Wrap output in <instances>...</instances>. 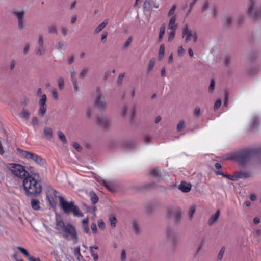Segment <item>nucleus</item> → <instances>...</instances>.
<instances>
[{"label":"nucleus","mask_w":261,"mask_h":261,"mask_svg":"<svg viewBox=\"0 0 261 261\" xmlns=\"http://www.w3.org/2000/svg\"><path fill=\"white\" fill-rule=\"evenodd\" d=\"M109 221L110 222L112 228H115L116 223V219L114 216H110L109 217Z\"/></svg>","instance_id":"nucleus-37"},{"label":"nucleus","mask_w":261,"mask_h":261,"mask_svg":"<svg viewBox=\"0 0 261 261\" xmlns=\"http://www.w3.org/2000/svg\"><path fill=\"white\" fill-rule=\"evenodd\" d=\"M36 95L38 97H40V98H42L43 96H44V95H46L45 94H42V91L41 89V88H39L37 90V93H36Z\"/></svg>","instance_id":"nucleus-58"},{"label":"nucleus","mask_w":261,"mask_h":261,"mask_svg":"<svg viewBox=\"0 0 261 261\" xmlns=\"http://www.w3.org/2000/svg\"><path fill=\"white\" fill-rule=\"evenodd\" d=\"M132 40H133L132 36H129L127 38V39L126 40V41H125L124 44H123V48L124 49L127 48L129 46V45L130 44V43H131V42L132 41Z\"/></svg>","instance_id":"nucleus-39"},{"label":"nucleus","mask_w":261,"mask_h":261,"mask_svg":"<svg viewBox=\"0 0 261 261\" xmlns=\"http://www.w3.org/2000/svg\"><path fill=\"white\" fill-rule=\"evenodd\" d=\"M83 231L86 234H90V231L89 227V218L86 217L81 221Z\"/></svg>","instance_id":"nucleus-17"},{"label":"nucleus","mask_w":261,"mask_h":261,"mask_svg":"<svg viewBox=\"0 0 261 261\" xmlns=\"http://www.w3.org/2000/svg\"><path fill=\"white\" fill-rule=\"evenodd\" d=\"M224 252H225L224 248H221V249L220 250V251L218 254V260H220L222 259L224 254Z\"/></svg>","instance_id":"nucleus-49"},{"label":"nucleus","mask_w":261,"mask_h":261,"mask_svg":"<svg viewBox=\"0 0 261 261\" xmlns=\"http://www.w3.org/2000/svg\"><path fill=\"white\" fill-rule=\"evenodd\" d=\"M17 151L23 157L27 159L31 160L34 162L36 164L40 166H43L45 164V160L43 158L35 153L28 151L23 150L21 149L17 148Z\"/></svg>","instance_id":"nucleus-4"},{"label":"nucleus","mask_w":261,"mask_h":261,"mask_svg":"<svg viewBox=\"0 0 261 261\" xmlns=\"http://www.w3.org/2000/svg\"><path fill=\"white\" fill-rule=\"evenodd\" d=\"M254 154V151L253 150H245L236 153L233 156H229L227 159H233L239 163H244L250 160Z\"/></svg>","instance_id":"nucleus-3"},{"label":"nucleus","mask_w":261,"mask_h":261,"mask_svg":"<svg viewBox=\"0 0 261 261\" xmlns=\"http://www.w3.org/2000/svg\"><path fill=\"white\" fill-rule=\"evenodd\" d=\"M150 174L154 177H157L159 175V169H154L151 171Z\"/></svg>","instance_id":"nucleus-57"},{"label":"nucleus","mask_w":261,"mask_h":261,"mask_svg":"<svg viewBox=\"0 0 261 261\" xmlns=\"http://www.w3.org/2000/svg\"><path fill=\"white\" fill-rule=\"evenodd\" d=\"M7 168L12 174L18 178L23 177L27 173L25 167L20 164L10 163L7 165Z\"/></svg>","instance_id":"nucleus-5"},{"label":"nucleus","mask_w":261,"mask_h":261,"mask_svg":"<svg viewBox=\"0 0 261 261\" xmlns=\"http://www.w3.org/2000/svg\"><path fill=\"white\" fill-rule=\"evenodd\" d=\"M165 24H163L160 28L159 29V34L158 37V41L159 42L162 41L163 36L165 34Z\"/></svg>","instance_id":"nucleus-25"},{"label":"nucleus","mask_w":261,"mask_h":261,"mask_svg":"<svg viewBox=\"0 0 261 261\" xmlns=\"http://www.w3.org/2000/svg\"><path fill=\"white\" fill-rule=\"evenodd\" d=\"M208 10L213 11L214 14H215V9L214 8L210 7L208 3L207 2H205L201 7V11L202 12H204Z\"/></svg>","instance_id":"nucleus-28"},{"label":"nucleus","mask_w":261,"mask_h":261,"mask_svg":"<svg viewBox=\"0 0 261 261\" xmlns=\"http://www.w3.org/2000/svg\"><path fill=\"white\" fill-rule=\"evenodd\" d=\"M58 197L60 200V205L63 211L68 214L71 213L74 205V202H68L66 201L63 197L60 196H59Z\"/></svg>","instance_id":"nucleus-9"},{"label":"nucleus","mask_w":261,"mask_h":261,"mask_svg":"<svg viewBox=\"0 0 261 261\" xmlns=\"http://www.w3.org/2000/svg\"><path fill=\"white\" fill-rule=\"evenodd\" d=\"M46 52V49L44 46H38L36 50V54L38 56L44 55Z\"/></svg>","instance_id":"nucleus-33"},{"label":"nucleus","mask_w":261,"mask_h":261,"mask_svg":"<svg viewBox=\"0 0 261 261\" xmlns=\"http://www.w3.org/2000/svg\"><path fill=\"white\" fill-rule=\"evenodd\" d=\"M98 181L101 185H102L103 186H105L106 188L108 189H112V185L111 182L110 181H108V180L100 178Z\"/></svg>","instance_id":"nucleus-23"},{"label":"nucleus","mask_w":261,"mask_h":261,"mask_svg":"<svg viewBox=\"0 0 261 261\" xmlns=\"http://www.w3.org/2000/svg\"><path fill=\"white\" fill-rule=\"evenodd\" d=\"M108 36V33L106 32H103L101 35V41L103 43H105L106 41V39Z\"/></svg>","instance_id":"nucleus-53"},{"label":"nucleus","mask_w":261,"mask_h":261,"mask_svg":"<svg viewBox=\"0 0 261 261\" xmlns=\"http://www.w3.org/2000/svg\"><path fill=\"white\" fill-rule=\"evenodd\" d=\"M30 115V113L27 110H23L21 112V116L23 118L28 120Z\"/></svg>","instance_id":"nucleus-40"},{"label":"nucleus","mask_w":261,"mask_h":261,"mask_svg":"<svg viewBox=\"0 0 261 261\" xmlns=\"http://www.w3.org/2000/svg\"><path fill=\"white\" fill-rule=\"evenodd\" d=\"M56 229L59 233L68 240H72L74 243L77 242L78 237L75 227L70 224L65 225L63 221L57 220Z\"/></svg>","instance_id":"nucleus-1"},{"label":"nucleus","mask_w":261,"mask_h":261,"mask_svg":"<svg viewBox=\"0 0 261 261\" xmlns=\"http://www.w3.org/2000/svg\"><path fill=\"white\" fill-rule=\"evenodd\" d=\"M13 14L17 19L19 29H22L25 24L24 20L25 12L21 10H16L13 11Z\"/></svg>","instance_id":"nucleus-10"},{"label":"nucleus","mask_w":261,"mask_h":261,"mask_svg":"<svg viewBox=\"0 0 261 261\" xmlns=\"http://www.w3.org/2000/svg\"><path fill=\"white\" fill-rule=\"evenodd\" d=\"M154 60L153 59L150 60L149 63H148V70L149 71H151L152 69V68L154 66Z\"/></svg>","instance_id":"nucleus-47"},{"label":"nucleus","mask_w":261,"mask_h":261,"mask_svg":"<svg viewBox=\"0 0 261 261\" xmlns=\"http://www.w3.org/2000/svg\"><path fill=\"white\" fill-rule=\"evenodd\" d=\"M57 192L56 190L51 189L47 191L46 193L47 198L49 202L50 205L54 207L56 205L57 195Z\"/></svg>","instance_id":"nucleus-11"},{"label":"nucleus","mask_w":261,"mask_h":261,"mask_svg":"<svg viewBox=\"0 0 261 261\" xmlns=\"http://www.w3.org/2000/svg\"><path fill=\"white\" fill-rule=\"evenodd\" d=\"M58 86L60 90H62L64 88V83L62 77H60L58 80Z\"/></svg>","instance_id":"nucleus-41"},{"label":"nucleus","mask_w":261,"mask_h":261,"mask_svg":"<svg viewBox=\"0 0 261 261\" xmlns=\"http://www.w3.org/2000/svg\"><path fill=\"white\" fill-rule=\"evenodd\" d=\"M51 93H52V95H53V98L55 100H58V94L57 90L55 89H53L51 90Z\"/></svg>","instance_id":"nucleus-50"},{"label":"nucleus","mask_w":261,"mask_h":261,"mask_svg":"<svg viewBox=\"0 0 261 261\" xmlns=\"http://www.w3.org/2000/svg\"><path fill=\"white\" fill-rule=\"evenodd\" d=\"M89 196H90L91 201L93 204H95L96 203H97L98 202L99 198H98V197L97 196V195L95 193H94L93 192H90Z\"/></svg>","instance_id":"nucleus-29"},{"label":"nucleus","mask_w":261,"mask_h":261,"mask_svg":"<svg viewBox=\"0 0 261 261\" xmlns=\"http://www.w3.org/2000/svg\"><path fill=\"white\" fill-rule=\"evenodd\" d=\"M85 113L87 118H90L93 113V110L90 107H88L86 109Z\"/></svg>","instance_id":"nucleus-35"},{"label":"nucleus","mask_w":261,"mask_h":261,"mask_svg":"<svg viewBox=\"0 0 261 261\" xmlns=\"http://www.w3.org/2000/svg\"><path fill=\"white\" fill-rule=\"evenodd\" d=\"M95 122L101 127H106L110 124V120L106 117H97L95 119Z\"/></svg>","instance_id":"nucleus-12"},{"label":"nucleus","mask_w":261,"mask_h":261,"mask_svg":"<svg viewBox=\"0 0 261 261\" xmlns=\"http://www.w3.org/2000/svg\"><path fill=\"white\" fill-rule=\"evenodd\" d=\"M98 225L99 228L101 229H104L105 228V224L102 220H99L98 221Z\"/></svg>","instance_id":"nucleus-52"},{"label":"nucleus","mask_w":261,"mask_h":261,"mask_svg":"<svg viewBox=\"0 0 261 261\" xmlns=\"http://www.w3.org/2000/svg\"><path fill=\"white\" fill-rule=\"evenodd\" d=\"M88 68H84L80 72L79 77L80 78H84L88 72Z\"/></svg>","instance_id":"nucleus-44"},{"label":"nucleus","mask_w":261,"mask_h":261,"mask_svg":"<svg viewBox=\"0 0 261 261\" xmlns=\"http://www.w3.org/2000/svg\"><path fill=\"white\" fill-rule=\"evenodd\" d=\"M175 33L176 31H170L167 33V36H168V41L169 42H171L174 38L175 36Z\"/></svg>","instance_id":"nucleus-34"},{"label":"nucleus","mask_w":261,"mask_h":261,"mask_svg":"<svg viewBox=\"0 0 261 261\" xmlns=\"http://www.w3.org/2000/svg\"><path fill=\"white\" fill-rule=\"evenodd\" d=\"M254 15H261V4L259 6H257Z\"/></svg>","instance_id":"nucleus-61"},{"label":"nucleus","mask_w":261,"mask_h":261,"mask_svg":"<svg viewBox=\"0 0 261 261\" xmlns=\"http://www.w3.org/2000/svg\"><path fill=\"white\" fill-rule=\"evenodd\" d=\"M185 53V50L182 46H180L177 48V54L179 57H182Z\"/></svg>","instance_id":"nucleus-42"},{"label":"nucleus","mask_w":261,"mask_h":261,"mask_svg":"<svg viewBox=\"0 0 261 261\" xmlns=\"http://www.w3.org/2000/svg\"><path fill=\"white\" fill-rule=\"evenodd\" d=\"M56 48L57 49H64L65 48V43L64 41H60L58 43V44L56 45Z\"/></svg>","instance_id":"nucleus-43"},{"label":"nucleus","mask_w":261,"mask_h":261,"mask_svg":"<svg viewBox=\"0 0 261 261\" xmlns=\"http://www.w3.org/2000/svg\"><path fill=\"white\" fill-rule=\"evenodd\" d=\"M135 107L133 105H125L120 110V116L124 118L132 119L134 115Z\"/></svg>","instance_id":"nucleus-7"},{"label":"nucleus","mask_w":261,"mask_h":261,"mask_svg":"<svg viewBox=\"0 0 261 261\" xmlns=\"http://www.w3.org/2000/svg\"><path fill=\"white\" fill-rule=\"evenodd\" d=\"M185 125V122L183 120H181L179 122V123L177 125V130L179 132L181 130Z\"/></svg>","instance_id":"nucleus-46"},{"label":"nucleus","mask_w":261,"mask_h":261,"mask_svg":"<svg viewBox=\"0 0 261 261\" xmlns=\"http://www.w3.org/2000/svg\"><path fill=\"white\" fill-rule=\"evenodd\" d=\"M165 53V45L164 44L160 45L158 53V58L160 60H162Z\"/></svg>","instance_id":"nucleus-26"},{"label":"nucleus","mask_w":261,"mask_h":261,"mask_svg":"<svg viewBox=\"0 0 261 261\" xmlns=\"http://www.w3.org/2000/svg\"><path fill=\"white\" fill-rule=\"evenodd\" d=\"M46 99V96L44 95L42 96V98H40L39 101V104L40 105L39 113L42 116H43L45 114L46 111V107L45 106Z\"/></svg>","instance_id":"nucleus-13"},{"label":"nucleus","mask_w":261,"mask_h":261,"mask_svg":"<svg viewBox=\"0 0 261 261\" xmlns=\"http://www.w3.org/2000/svg\"><path fill=\"white\" fill-rule=\"evenodd\" d=\"M18 249L20 251L28 258H29V257L31 256V255L29 254L27 250L20 246L17 247Z\"/></svg>","instance_id":"nucleus-38"},{"label":"nucleus","mask_w":261,"mask_h":261,"mask_svg":"<svg viewBox=\"0 0 261 261\" xmlns=\"http://www.w3.org/2000/svg\"><path fill=\"white\" fill-rule=\"evenodd\" d=\"M94 105L95 107L100 111H105L107 106V102L106 101L104 96L100 94H97L93 101Z\"/></svg>","instance_id":"nucleus-8"},{"label":"nucleus","mask_w":261,"mask_h":261,"mask_svg":"<svg viewBox=\"0 0 261 261\" xmlns=\"http://www.w3.org/2000/svg\"><path fill=\"white\" fill-rule=\"evenodd\" d=\"M126 254L124 250H122L121 252V259L122 260H124L126 259Z\"/></svg>","instance_id":"nucleus-62"},{"label":"nucleus","mask_w":261,"mask_h":261,"mask_svg":"<svg viewBox=\"0 0 261 261\" xmlns=\"http://www.w3.org/2000/svg\"><path fill=\"white\" fill-rule=\"evenodd\" d=\"M97 249L98 247L97 246H92L90 247L91 254L94 258V261H97L99 258L98 254L97 251Z\"/></svg>","instance_id":"nucleus-21"},{"label":"nucleus","mask_w":261,"mask_h":261,"mask_svg":"<svg viewBox=\"0 0 261 261\" xmlns=\"http://www.w3.org/2000/svg\"><path fill=\"white\" fill-rule=\"evenodd\" d=\"M182 37L185 38V42L188 43L193 40L194 43L198 40V34L195 31H192L188 24L185 25L182 29Z\"/></svg>","instance_id":"nucleus-6"},{"label":"nucleus","mask_w":261,"mask_h":261,"mask_svg":"<svg viewBox=\"0 0 261 261\" xmlns=\"http://www.w3.org/2000/svg\"><path fill=\"white\" fill-rule=\"evenodd\" d=\"M168 28L170 31H176L177 25L176 24V16H173V17L170 18L168 24Z\"/></svg>","instance_id":"nucleus-16"},{"label":"nucleus","mask_w":261,"mask_h":261,"mask_svg":"<svg viewBox=\"0 0 261 261\" xmlns=\"http://www.w3.org/2000/svg\"><path fill=\"white\" fill-rule=\"evenodd\" d=\"M37 44L38 46H44L43 39L41 36H39Z\"/></svg>","instance_id":"nucleus-56"},{"label":"nucleus","mask_w":261,"mask_h":261,"mask_svg":"<svg viewBox=\"0 0 261 261\" xmlns=\"http://www.w3.org/2000/svg\"><path fill=\"white\" fill-rule=\"evenodd\" d=\"M196 212V206L193 205L191 206L189 210L188 216L190 219H192L194 217V214Z\"/></svg>","instance_id":"nucleus-32"},{"label":"nucleus","mask_w":261,"mask_h":261,"mask_svg":"<svg viewBox=\"0 0 261 261\" xmlns=\"http://www.w3.org/2000/svg\"><path fill=\"white\" fill-rule=\"evenodd\" d=\"M220 210L218 209L214 214L211 216L207 221L208 225L212 226L217 221L219 217H220Z\"/></svg>","instance_id":"nucleus-14"},{"label":"nucleus","mask_w":261,"mask_h":261,"mask_svg":"<svg viewBox=\"0 0 261 261\" xmlns=\"http://www.w3.org/2000/svg\"><path fill=\"white\" fill-rule=\"evenodd\" d=\"M108 23V20H105L100 24H99L94 30V33L97 34L99 33L103 29L105 28V27L107 25Z\"/></svg>","instance_id":"nucleus-24"},{"label":"nucleus","mask_w":261,"mask_h":261,"mask_svg":"<svg viewBox=\"0 0 261 261\" xmlns=\"http://www.w3.org/2000/svg\"><path fill=\"white\" fill-rule=\"evenodd\" d=\"M258 118H254L252 120L251 124L252 127H254L255 126L256 123H258Z\"/></svg>","instance_id":"nucleus-64"},{"label":"nucleus","mask_w":261,"mask_h":261,"mask_svg":"<svg viewBox=\"0 0 261 261\" xmlns=\"http://www.w3.org/2000/svg\"><path fill=\"white\" fill-rule=\"evenodd\" d=\"M215 89V82L213 80L211 81L210 85L208 87V91L210 93L213 92Z\"/></svg>","instance_id":"nucleus-45"},{"label":"nucleus","mask_w":261,"mask_h":261,"mask_svg":"<svg viewBox=\"0 0 261 261\" xmlns=\"http://www.w3.org/2000/svg\"><path fill=\"white\" fill-rule=\"evenodd\" d=\"M91 228L93 233H96L97 232V228L96 223H93L91 225Z\"/></svg>","instance_id":"nucleus-59"},{"label":"nucleus","mask_w":261,"mask_h":261,"mask_svg":"<svg viewBox=\"0 0 261 261\" xmlns=\"http://www.w3.org/2000/svg\"><path fill=\"white\" fill-rule=\"evenodd\" d=\"M47 32L50 34H57V29L56 26L54 24H50L47 26Z\"/></svg>","instance_id":"nucleus-27"},{"label":"nucleus","mask_w":261,"mask_h":261,"mask_svg":"<svg viewBox=\"0 0 261 261\" xmlns=\"http://www.w3.org/2000/svg\"><path fill=\"white\" fill-rule=\"evenodd\" d=\"M23 186L27 194L36 195L42 190L41 185L36 175H29L24 178Z\"/></svg>","instance_id":"nucleus-2"},{"label":"nucleus","mask_w":261,"mask_h":261,"mask_svg":"<svg viewBox=\"0 0 261 261\" xmlns=\"http://www.w3.org/2000/svg\"><path fill=\"white\" fill-rule=\"evenodd\" d=\"M57 134L58 135L59 138L60 139V140L64 143L66 144L67 143V140L66 139V138L64 134V133L61 132V130H58L57 132Z\"/></svg>","instance_id":"nucleus-31"},{"label":"nucleus","mask_w":261,"mask_h":261,"mask_svg":"<svg viewBox=\"0 0 261 261\" xmlns=\"http://www.w3.org/2000/svg\"><path fill=\"white\" fill-rule=\"evenodd\" d=\"M176 9V6L175 5H172L168 13V16L170 17V18H171V17H173V16H175L174 15V13H175Z\"/></svg>","instance_id":"nucleus-36"},{"label":"nucleus","mask_w":261,"mask_h":261,"mask_svg":"<svg viewBox=\"0 0 261 261\" xmlns=\"http://www.w3.org/2000/svg\"><path fill=\"white\" fill-rule=\"evenodd\" d=\"M133 230L134 231L137 233L139 231V225L136 223V222H133Z\"/></svg>","instance_id":"nucleus-51"},{"label":"nucleus","mask_w":261,"mask_h":261,"mask_svg":"<svg viewBox=\"0 0 261 261\" xmlns=\"http://www.w3.org/2000/svg\"><path fill=\"white\" fill-rule=\"evenodd\" d=\"M71 212L75 217H83L84 216V214L80 211L79 207L76 205H74L72 209Z\"/></svg>","instance_id":"nucleus-22"},{"label":"nucleus","mask_w":261,"mask_h":261,"mask_svg":"<svg viewBox=\"0 0 261 261\" xmlns=\"http://www.w3.org/2000/svg\"><path fill=\"white\" fill-rule=\"evenodd\" d=\"M200 114V108L199 107H195L194 109V116L198 117Z\"/></svg>","instance_id":"nucleus-55"},{"label":"nucleus","mask_w":261,"mask_h":261,"mask_svg":"<svg viewBox=\"0 0 261 261\" xmlns=\"http://www.w3.org/2000/svg\"><path fill=\"white\" fill-rule=\"evenodd\" d=\"M71 74V80L73 85L74 90L77 91L78 90V87L79 85V82L76 77V73L74 69H72L70 71Z\"/></svg>","instance_id":"nucleus-15"},{"label":"nucleus","mask_w":261,"mask_h":261,"mask_svg":"<svg viewBox=\"0 0 261 261\" xmlns=\"http://www.w3.org/2000/svg\"><path fill=\"white\" fill-rule=\"evenodd\" d=\"M43 134L45 138L50 140L53 137V130L50 127H45L43 129Z\"/></svg>","instance_id":"nucleus-19"},{"label":"nucleus","mask_w":261,"mask_h":261,"mask_svg":"<svg viewBox=\"0 0 261 261\" xmlns=\"http://www.w3.org/2000/svg\"><path fill=\"white\" fill-rule=\"evenodd\" d=\"M73 147L78 151H81V146L77 143H74L73 144Z\"/></svg>","instance_id":"nucleus-60"},{"label":"nucleus","mask_w":261,"mask_h":261,"mask_svg":"<svg viewBox=\"0 0 261 261\" xmlns=\"http://www.w3.org/2000/svg\"><path fill=\"white\" fill-rule=\"evenodd\" d=\"M179 189L184 192H188L191 189V185L186 182H182L179 186Z\"/></svg>","instance_id":"nucleus-20"},{"label":"nucleus","mask_w":261,"mask_h":261,"mask_svg":"<svg viewBox=\"0 0 261 261\" xmlns=\"http://www.w3.org/2000/svg\"><path fill=\"white\" fill-rule=\"evenodd\" d=\"M31 205L35 210H38L40 208L39 201L37 199H32L31 200Z\"/></svg>","instance_id":"nucleus-30"},{"label":"nucleus","mask_w":261,"mask_h":261,"mask_svg":"<svg viewBox=\"0 0 261 261\" xmlns=\"http://www.w3.org/2000/svg\"><path fill=\"white\" fill-rule=\"evenodd\" d=\"M222 103L221 99H219L216 101L214 104V110H217L218 108H220Z\"/></svg>","instance_id":"nucleus-48"},{"label":"nucleus","mask_w":261,"mask_h":261,"mask_svg":"<svg viewBox=\"0 0 261 261\" xmlns=\"http://www.w3.org/2000/svg\"><path fill=\"white\" fill-rule=\"evenodd\" d=\"M61 32L64 36H66L67 33V29L66 27H62L61 29Z\"/></svg>","instance_id":"nucleus-63"},{"label":"nucleus","mask_w":261,"mask_h":261,"mask_svg":"<svg viewBox=\"0 0 261 261\" xmlns=\"http://www.w3.org/2000/svg\"><path fill=\"white\" fill-rule=\"evenodd\" d=\"M255 0H249L248 7V11L249 13L254 14L257 9Z\"/></svg>","instance_id":"nucleus-18"},{"label":"nucleus","mask_w":261,"mask_h":261,"mask_svg":"<svg viewBox=\"0 0 261 261\" xmlns=\"http://www.w3.org/2000/svg\"><path fill=\"white\" fill-rule=\"evenodd\" d=\"M32 124L33 126H36L38 125V120L36 117H33L32 120Z\"/></svg>","instance_id":"nucleus-54"}]
</instances>
